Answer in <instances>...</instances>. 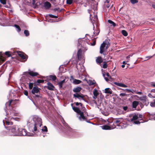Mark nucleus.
Here are the masks:
<instances>
[{
	"instance_id": "f257e3e1",
	"label": "nucleus",
	"mask_w": 155,
	"mask_h": 155,
	"mask_svg": "<svg viewBox=\"0 0 155 155\" xmlns=\"http://www.w3.org/2000/svg\"><path fill=\"white\" fill-rule=\"evenodd\" d=\"M5 128L8 130L9 135L11 136H18L19 128L18 126L5 127Z\"/></svg>"
},
{
	"instance_id": "f03ea898",
	"label": "nucleus",
	"mask_w": 155,
	"mask_h": 155,
	"mask_svg": "<svg viewBox=\"0 0 155 155\" xmlns=\"http://www.w3.org/2000/svg\"><path fill=\"white\" fill-rule=\"evenodd\" d=\"M34 119H36V120L34 124L32 131L33 132H36L37 133L39 131V128L42 125V120L41 118L39 117H37V118H35Z\"/></svg>"
},
{
	"instance_id": "7ed1b4c3",
	"label": "nucleus",
	"mask_w": 155,
	"mask_h": 155,
	"mask_svg": "<svg viewBox=\"0 0 155 155\" xmlns=\"http://www.w3.org/2000/svg\"><path fill=\"white\" fill-rule=\"evenodd\" d=\"M110 45L108 40H106L105 41H104L100 47V53L101 54H103L104 51H107V49L109 48Z\"/></svg>"
},
{
	"instance_id": "20e7f679",
	"label": "nucleus",
	"mask_w": 155,
	"mask_h": 155,
	"mask_svg": "<svg viewBox=\"0 0 155 155\" xmlns=\"http://www.w3.org/2000/svg\"><path fill=\"white\" fill-rule=\"evenodd\" d=\"M111 121L108 120L109 124H110L112 122H113L114 124H115L116 125L119 126V125L123 121V119L122 118H112L111 120Z\"/></svg>"
},
{
	"instance_id": "39448f33",
	"label": "nucleus",
	"mask_w": 155,
	"mask_h": 155,
	"mask_svg": "<svg viewBox=\"0 0 155 155\" xmlns=\"http://www.w3.org/2000/svg\"><path fill=\"white\" fill-rule=\"evenodd\" d=\"M40 88L38 87L35 86L33 87L31 91V93L35 95L33 96L34 98L40 97V96L39 95L35 94H37L39 92Z\"/></svg>"
},
{
	"instance_id": "423d86ee",
	"label": "nucleus",
	"mask_w": 155,
	"mask_h": 155,
	"mask_svg": "<svg viewBox=\"0 0 155 155\" xmlns=\"http://www.w3.org/2000/svg\"><path fill=\"white\" fill-rule=\"evenodd\" d=\"M18 136H29V133H28L26 130L25 129L20 128L19 130Z\"/></svg>"
},
{
	"instance_id": "0eeeda50",
	"label": "nucleus",
	"mask_w": 155,
	"mask_h": 155,
	"mask_svg": "<svg viewBox=\"0 0 155 155\" xmlns=\"http://www.w3.org/2000/svg\"><path fill=\"white\" fill-rule=\"evenodd\" d=\"M102 128L104 130H110L115 128L116 126L114 125L112 127L107 125H104L101 126Z\"/></svg>"
},
{
	"instance_id": "6e6552de",
	"label": "nucleus",
	"mask_w": 155,
	"mask_h": 155,
	"mask_svg": "<svg viewBox=\"0 0 155 155\" xmlns=\"http://www.w3.org/2000/svg\"><path fill=\"white\" fill-rule=\"evenodd\" d=\"M47 84L48 85L45 87L46 88L49 90L53 91L54 90L55 87L51 83L48 82Z\"/></svg>"
},
{
	"instance_id": "1a4fd4ad",
	"label": "nucleus",
	"mask_w": 155,
	"mask_h": 155,
	"mask_svg": "<svg viewBox=\"0 0 155 155\" xmlns=\"http://www.w3.org/2000/svg\"><path fill=\"white\" fill-rule=\"evenodd\" d=\"M77 57L79 60H80L82 57V51L81 49L78 50L77 54Z\"/></svg>"
},
{
	"instance_id": "9d476101",
	"label": "nucleus",
	"mask_w": 155,
	"mask_h": 155,
	"mask_svg": "<svg viewBox=\"0 0 155 155\" xmlns=\"http://www.w3.org/2000/svg\"><path fill=\"white\" fill-rule=\"evenodd\" d=\"M44 7L46 9H49L51 7V4L48 2H46L44 3Z\"/></svg>"
},
{
	"instance_id": "9b49d317",
	"label": "nucleus",
	"mask_w": 155,
	"mask_h": 155,
	"mask_svg": "<svg viewBox=\"0 0 155 155\" xmlns=\"http://www.w3.org/2000/svg\"><path fill=\"white\" fill-rule=\"evenodd\" d=\"M78 114L80 115L79 117L80 119L81 120L82 119L83 120H86V118L84 116V113L83 112L81 111Z\"/></svg>"
},
{
	"instance_id": "f8f14e48",
	"label": "nucleus",
	"mask_w": 155,
	"mask_h": 155,
	"mask_svg": "<svg viewBox=\"0 0 155 155\" xmlns=\"http://www.w3.org/2000/svg\"><path fill=\"white\" fill-rule=\"evenodd\" d=\"M71 106H72V109L76 113H78V114L81 111L80 110L78 107H75L74 106H73V104H71Z\"/></svg>"
},
{
	"instance_id": "ddd939ff",
	"label": "nucleus",
	"mask_w": 155,
	"mask_h": 155,
	"mask_svg": "<svg viewBox=\"0 0 155 155\" xmlns=\"http://www.w3.org/2000/svg\"><path fill=\"white\" fill-rule=\"evenodd\" d=\"M29 75L32 77H35L38 75L39 74L37 72H34L33 71H31L29 70Z\"/></svg>"
},
{
	"instance_id": "4468645a",
	"label": "nucleus",
	"mask_w": 155,
	"mask_h": 155,
	"mask_svg": "<svg viewBox=\"0 0 155 155\" xmlns=\"http://www.w3.org/2000/svg\"><path fill=\"white\" fill-rule=\"evenodd\" d=\"M114 84L118 86H119L120 87H127V86L123 83H118L117 82H114Z\"/></svg>"
},
{
	"instance_id": "2eb2a0df",
	"label": "nucleus",
	"mask_w": 155,
	"mask_h": 155,
	"mask_svg": "<svg viewBox=\"0 0 155 155\" xmlns=\"http://www.w3.org/2000/svg\"><path fill=\"white\" fill-rule=\"evenodd\" d=\"M81 87H76L74 88L73 89V91L75 93H79L81 91Z\"/></svg>"
},
{
	"instance_id": "dca6fc26",
	"label": "nucleus",
	"mask_w": 155,
	"mask_h": 155,
	"mask_svg": "<svg viewBox=\"0 0 155 155\" xmlns=\"http://www.w3.org/2000/svg\"><path fill=\"white\" fill-rule=\"evenodd\" d=\"M74 97H76L79 98V97H81L82 98L83 100H84V96L82 94L80 95L78 94H74Z\"/></svg>"
},
{
	"instance_id": "f3484780",
	"label": "nucleus",
	"mask_w": 155,
	"mask_h": 155,
	"mask_svg": "<svg viewBox=\"0 0 155 155\" xmlns=\"http://www.w3.org/2000/svg\"><path fill=\"white\" fill-rule=\"evenodd\" d=\"M65 82V80L64 79L62 81H61L60 82L58 83V85L59 88H61L62 87L63 84Z\"/></svg>"
},
{
	"instance_id": "a211bd4d",
	"label": "nucleus",
	"mask_w": 155,
	"mask_h": 155,
	"mask_svg": "<svg viewBox=\"0 0 155 155\" xmlns=\"http://www.w3.org/2000/svg\"><path fill=\"white\" fill-rule=\"evenodd\" d=\"M8 134H9L8 130H3L0 133V135L1 136H6Z\"/></svg>"
},
{
	"instance_id": "6ab92c4d",
	"label": "nucleus",
	"mask_w": 155,
	"mask_h": 155,
	"mask_svg": "<svg viewBox=\"0 0 155 155\" xmlns=\"http://www.w3.org/2000/svg\"><path fill=\"white\" fill-rule=\"evenodd\" d=\"M5 60V58L2 55L0 54V65L2 64L3 62Z\"/></svg>"
},
{
	"instance_id": "aec40b11",
	"label": "nucleus",
	"mask_w": 155,
	"mask_h": 155,
	"mask_svg": "<svg viewBox=\"0 0 155 155\" xmlns=\"http://www.w3.org/2000/svg\"><path fill=\"white\" fill-rule=\"evenodd\" d=\"M138 118V114H135L132 117V118L131 119V121L132 122L134 120H135L137 119Z\"/></svg>"
},
{
	"instance_id": "412c9836",
	"label": "nucleus",
	"mask_w": 155,
	"mask_h": 155,
	"mask_svg": "<svg viewBox=\"0 0 155 155\" xmlns=\"http://www.w3.org/2000/svg\"><path fill=\"white\" fill-rule=\"evenodd\" d=\"M18 54L22 59H25L26 60L27 58H26L25 56L24 55L23 53L20 52Z\"/></svg>"
},
{
	"instance_id": "4be33fe9",
	"label": "nucleus",
	"mask_w": 155,
	"mask_h": 155,
	"mask_svg": "<svg viewBox=\"0 0 155 155\" xmlns=\"http://www.w3.org/2000/svg\"><path fill=\"white\" fill-rule=\"evenodd\" d=\"M138 104V101H134L132 103V107L134 108H136Z\"/></svg>"
},
{
	"instance_id": "5701e85b",
	"label": "nucleus",
	"mask_w": 155,
	"mask_h": 155,
	"mask_svg": "<svg viewBox=\"0 0 155 155\" xmlns=\"http://www.w3.org/2000/svg\"><path fill=\"white\" fill-rule=\"evenodd\" d=\"M105 93H108L110 94H111L112 93V91L109 88H106L105 89Z\"/></svg>"
},
{
	"instance_id": "b1692460",
	"label": "nucleus",
	"mask_w": 155,
	"mask_h": 155,
	"mask_svg": "<svg viewBox=\"0 0 155 155\" xmlns=\"http://www.w3.org/2000/svg\"><path fill=\"white\" fill-rule=\"evenodd\" d=\"M10 115L12 114L14 116H17L18 114L17 113H16V111L14 110H10Z\"/></svg>"
},
{
	"instance_id": "393cba45",
	"label": "nucleus",
	"mask_w": 155,
	"mask_h": 155,
	"mask_svg": "<svg viewBox=\"0 0 155 155\" xmlns=\"http://www.w3.org/2000/svg\"><path fill=\"white\" fill-rule=\"evenodd\" d=\"M97 63L100 64L103 61L102 58L101 57H98L96 60Z\"/></svg>"
},
{
	"instance_id": "a878e982",
	"label": "nucleus",
	"mask_w": 155,
	"mask_h": 155,
	"mask_svg": "<svg viewBox=\"0 0 155 155\" xmlns=\"http://www.w3.org/2000/svg\"><path fill=\"white\" fill-rule=\"evenodd\" d=\"M3 123H4V125L5 123L7 125H12L13 122H9V121H8L7 120H3Z\"/></svg>"
},
{
	"instance_id": "bb28decb",
	"label": "nucleus",
	"mask_w": 155,
	"mask_h": 155,
	"mask_svg": "<svg viewBox=\"0 0 155 155\" xmlns=\"http://www.w3.org/2000/svg\"><path fill=\"white\" fill-rule=\"evenodd\" d=\"M81 82V80L78 79H75L73 81V83L76 84H80Z\"/></svg>"
},
{
	"instance_id": "cd10ccee",
	"label": "nucleus",
	"mask_w": 155,
	"mask_h": 155,
	"mask_svg": "<svg viewBox=\"0 0 155 155\" xmlns=\"http://www.w3.org/2000/svg\"><path fill=\"white\" fill-rule=\"evenodd\" d=\"M107 21L109 23L111 24V26H113L114 27H115L116 26V24L112 20H108Z\"/></svg>"
},
{
	"instance_id": "c85d7f7f",
	"label": "nucleus",
	"mask_w": 155,
	"mask_h": 155,
	"mask_svg": "<svg viewBox=\"0 0 155 155\" xmlns=\"http://www.w3.org/2000/svg\"><path fill=\"white\" fill-rule=\"evenodd\" d=\"M49 77L51 79L54 81H55L57 79V77L55 75H50L49 76Z\"/></svg>"
},
{
	"instance_id": "c756f323",
	"label": "nucleus",
	"mask_w": 155,
	"mask_h": 155,
	"mask_svg": "<svg viewBox=\"0 0 155 155\" xmlns=\"http://www.w3.org/2000/svg\"><path fill=\"white\" fill-rule=\"evenodd\" d=\"M12 52L9 51H6L5 52V54L7 57H9L11 56Z\"/></svg>"
},
{
	"instance_id": "7c9ffc66",
	"label": "nucleus",
	"mask_w": 155,
	"mask_h": 155,
	"mask_svg": "<svg viewBox=\"0 0 155 155\" xmlns=\"http://www.w3.org/2000/svg\"><path fill=\"white\" fill-rule=\"evenodd\" d=\"M44 80H43L38 79L37 80L36 82L35 83V85H36V83H37L38 84H40L41 83H44Z\"/></svg>"
},
{
	"instance_id": "2f4dec72",
	"label": "nucleus",
	"mask_w": 155,
	"mask_h": 155,
	"mask_svg": "<svg viewBox=\"0 0 155 155\" xmlns=\"http://www.w3.org/2000/svg\"><path fill=\"white\" fill-rule=\"evenodd\" d=\"M93 94L94 96H95L96 97H97V96L99 94V93L97 91L96 89H94L93 91Z\"/></svg>"
},
{
	"instance_id": "473e14b6",
	"label": "nucleus",
	"mask_w": 155,
	"mask_h": 155,
	"mask_svg": "<svg viewBox=\"0 0 155 155\" xmlns=\"http://www.w3.org/2000/svg\"><path fill=\"white\" fill-rule=\"evenodd\" d=\"M12 100H10L8 102H6L5 104L6 106L10 107L11 105V104L12 102Z\"/></svg>"
},
{
	"instance_id": "72a5a7b5",
	"label": "nucleus",
	"mask_w": 155,
	"mask_h": 155,
	"mask_svg": "<svg viewBox=\"0 0 155 155\" xmlns=\"http://www.w3.org/2000/svg\"><path fill=\"white\" fill-rule=\"evenodd\" d=\"M121 33L123 35L125 36H127L128 35V33L125 30H123L121 31Z\"/></svg>"
},
{
	"instance_id": "f704fd0d",
	"label": "nucleus",
	"mask_w": 155,
	"mask_h": 155,
	"mask_svg": "<svg viewBox=\"0 0 155 155\" xmlns=\"http://www.w3.org/2000/svg\"><path fill=\"white\" fill-rule=\"evenodd\" d=\"M28 85L29 89L30 90H31L33 88L34 83H29L28 84Z\"/></svg>"
},
{
	"instance_id": "c9c22d12",
	"label": "nucleus",
	"mask_w": 155,
	"mask_h": 155,
	"mask_svg": "<svg viewBox=\"0 0 155 155\" xmlns=\"http://www.w3.org/2000/svg\"><path fill=\"white\" fill-rule=\"evenodd\" d=\"M150 105L151 107H155V99H154L153 101L150 102Z\"/></svg>"
},
{
	"instance_id": "e433bc0d",
	"label": "nucleus",
	"mask_w": 155,
	"mask_h": 155,
	"mask_svg": "<svg viewBox=\"0 0 155 155\" xmlns=\"http://www.w3.org/2000/svg\"><path fill=\"white\" fill-rule=\"evenodd\" d=\"M24 33L26 36H28L29 35V31L27 30H25L24 31Z\"/></svg>"
},
{
	"instance_id": "4c0bfd02",
	"label": "nucleus",
	"mask_w": 155,
	"mask_h": 155,
	"mask_svg": "<svg viewBox=\"0 0 155 155\" xmlns=\"http://www.w3.org/2000/svg\"><path fill=\"white\" fill-rule=\"evenodd\" d=\"M64 10L63 9H60L59 8H55L53 9V10L54 12L58 11L59 12H61L63 10Z\"/></svg>"
},
{
	"instance_id": "58836bf2",
	"label": "nucleus",
	"mask_w": 155,
	"mask_h": 155,
	"mask_svg": "<svg viewBox=\"0 0 155 155\" xmlns=\"http://www.w3.org/2000/svg\"><path fill=\"white\" fill-rule=\"evenodd\" d=\"M14 26L16 28H17L18 29V32H20L21 31V28L20 27V26L17 25H14Z\"/></svg>"
},
{
	"instance_id": "ea45409f",
	"label": "nucleus",
	"mask_w": 155,
	"mask_h": 155,
	"mask_svg": "<svg viewBox=\"0 0 155 155\" xmlns=\"http://www.w3.org/2000/svg\"><path fill=\"white\" fill-rule=\"evenodd\" d=\"M41 130L42 131H44V132H47L48 131V129L47 127L45 126L44 127V128L43 129H42Z\"/></svg>"
},
{
	"instance_id": "a19ab883",
	"label": "nucleus",
	"mask_w": 155,
	"mask_h": 155,
	"mask_svg": "<svg viewBox=\"0 0 155 155\" xmlns=\"http://www.w3.org/2000/svg\"><path fill=\"white\" fill-rule=\"evenodd\" d=\"M73 2V0H67L66 3L67 4L70 5Z\"/></svg>"
},
{
	"instance_id": "79ce46f5",
	"label": "nucleus",
	"mask_w": 155,
	"mask_h": 155,
	"mask_svg": "<svg viewBox=\"0 0 155 155\" xmlns=\"http://www.w3.org/2000/svg\"><path fill=\"white\" fill-rule=\"evenodd\" d=\"M99 32V29H97V30H96V31H94V34L95 36L97 35H98Z\"/></svg>"
},
{
	"instance_id": "37998d69",
	"label": "nucleus",
	"mask_w": 155,
	"mask_h": 155,
	"mask_svg": "<svg viewBox=\"0 0 155 155\" xmlns=\"http://www.w3.org/2000/svg\"><path fill=\"white\" fill-rule=\"evenodd\" d=\"M132 4H135L138 2V0H130Z\"/></svg>"
},
{
	"instance_id": "c03bdc74",
	"label": "nucleus",
	"mask_w": 155,
	"mask_h": 155,
	"mask_svg": "<svg viewBox=\"0 0 155 155\" xmlns=\"http://www.w3.org/2000/svg\"><path fill=\"white\" fill-rule=\"evenodd\" d=\"M147 99V97L146 96L143 97L140 99L142 101H146Z\"/></svg>"
},
{
	"instance_id": "a18cd8bd",
	"label": "nucleus",
	"mask_w": 155,
	"mask_h": 155,
	"mask_svg": "<svg viewBox=\"0 0 155 155\" xmlns=\"http://www.w3.org/2000/svg\"><path fill=\"white\" fill-rule=\"evenodd\" d=\"M74 104H75L76 106H78L79 105H80L81 107H82L83 104L81 103H78L77 102H75Z\"/></svg>"
},
{
	"instance_id": "49530a36",
	"label": "nucleus",
	"mask_w": 155,
	"mask_h": 155,
	"mask_svg": "<svg viewBox=\"0 0 155 155\" xmlns=\"http://www.w3.org/2000/svg\"><path fill=\"white\" fill-rule=\"evenodd\" d=\"M0 2L3 5H5L6 4V0H0Z\"/></svg>"
},
{
	"instance_id": "de8ad7c7",
	"label": "nucleus",
	"mask_w": 155,
	"mask_h": 155,
	"mask_svg": "<svg viewBox=\"0 0 155 155\" xmlns=\"http://www.w3.org/2000/svg\"><path fill=\"white\" fill-rule=\"evenodd\" d=\"M107 67V65L106 62H104L103 66V68H106Z\"/></svg>"
},
{
	"instance_id": "09e8293b",
	"label": "nucleus",
	"mask_w": 155,
	"mask_h": 155,
	"mask_svg": "<svg viewBox=\"0 0 155 155\" xmlns=\"http://www.w3.org/2000/svg\"><path fill=\"white\" fill-rule=\"evenodd\" d=\"M49 16L51 18H58V17L57 16L51 14H50L49 15Z\"/></svg>"
},
{
	"instance_id": "8fccbe9b",
	"label": "nucleus",
	"mask_w": 155,
	"mask_h": 155,
	"mask_svg": "<svg viewBox=\"0 0 155 155\" xmlns=\"http://www.w3.org/2000/svg\"><path fill=\"white\" fill-rule=\"evenodd\" d=\"M125 91H126L127 92H133V90L132 89H125Z\"/></svg>"
},
{
	"instance_id": "3c124183",
	"label": "nucleus",
	"mask_w": 155,
	"mask_h": 155,
	"mask_svg": "<svg viewBox=\"0 0 155 155\" xmlns=\"http://www.w3.org/2000/svg\"><path fill=\"white\" fill-rule=\"evenodd\" d=\"M29 71L25 72L23 74L25 75L26 76H28V75L29 74Z\"/></svg>"
},
{
	"instance_id": "603ef678",
	"label": "nucleus",
	"mask_w": 155,
	"mask_h": 155,
	"mask_svg": "<svg viewBox=\"0 0 155 155\" xmlns=\"http://www.w3.org/2000/svg\"><path fill=\"white\" fill-rule=\"evenodd\" d=\"M24 94L26 96H28V92L27 90H24Z\"/></svg>"
},
{
	"instance_id": "864d4df0",
	"label": "nucleus",
	"mask_w": 155,
	"mask_h": 155,
	"mask_svg": "<svg viewBox=\"0 0 155 155\" xmlns=\"http://www.w3.org/2000/svg\"><path fill=\"white\" fill-rule=\"evenodd\" d=\"M126 95H127V94H126L124 93H120V96H122V97H124L125 96H126Z\"/></svg>"
},
{
	"instance_id": "5fc2aeb1",
	"label": "nucleus",
	"mask_w": 155,
	"mask_h": 155,
	"mask_svg": "<svg viewBox=\"0 0 155 155\" xmlns=\"http://www.w3.org/2000/svg\"><path fill=\"white\" fill-rule=\"evenodd\" d=\"M143 117V115L141 114H138V118H142L141 120H142V118ZM140 120H141V119Z\"/></svg>"
},
{
	"instance_id": "6e6d98bb",
	"label": "nucleus",
	"mask_w": 155,
	"mask_h": 155,
	"mask_svg": "<svg viewBox=\"0 0 155 155\" xmlns=\"http://www.w3.org/2000/svg\"><path fill=\"white\" fill-rule=\"evenodd\" d=\"M134 123L136 124H140V122L138 120L135 121L134 122Z\"/></svg>"
},
{
	"instance_id": "4d7b16f0",
	"label": "nucleus",
	"mask_w": 155,
	"mask_h": 155,
	"mask_svg": "<svg viewBox=\"0 0 155 155\" xmlns=\"http://www.w3.org/2000/svg\"><path fill=\"white\" fill-rule=\"evenodd\" d=\"M127 109H128V107L127 106H124V107H123V109L125 111Z\"/></svg>"
},
{
	"instance_id": "13d9d810",
	"label": "nucleus",
	"mask_w": 155,
	"mask_h": 155,
	"mask_svg": "<svg viewBox=\"0 0 155 155\" xmlns=\"http://www.w3.org/2000/svg\"><path fill=\"white\" fill-rule=\"evenodd\" d=\"M153 57V56H146V58H147V59L146 60H145V61H146V60H147L150 58H151L152 57Z\"/></svg>"
},
{
	"instance_id": "bf43d9fd",
	"label": "nucleus",
	"mask_w": 155,
	"mask_h": 155,
	"mask_svg": "<svg viewBox=\"0 0 155 155\" xmlns=\"http://www.w3.org/2000/svg\"><path fill=\"white\" fill-rule=\"evenodd\" d=\"M106 75L107 76L109 77L110 78H111V77L110 76V74L109 73H107L106 74Z\"/></svg>"
},
{
	"instance_id": "052dcab7",
	"label": "nucleus",
	"mask_w": 155,
	"mask_h": 155,
	"mask_svg": "<svg viewBox=\"0 0 155 155\" xmlns=\"http://www.w3.org/2000/svg\"><path fill=\"white\" fill-rule=\"evenodd\" d=\"M16 101V100H12V104H15V103H16L15 101Z\"/></svg>"
},
{
	"instance_id": "680f3d73",
	"label": "nucleus",
	"mask_w": 155,
	"mask_h": 155,
	"mask_svg": "<svg viewBox=\"0 0 155 155\" xmlns=\"http://www.w3.org/2000/svg\"><path fill=\"white\" fill-rule=\"evenodd\" d=\"M95 44H96V41H94L93 43L91 44V45L92 46H94V45H95Z\"/></svg>"
},
{
	"instance_id": "e2e57ef3",
	"label": "nucleus",
	"mask_w": 155,
	"mask_h": 155,
	"mask_svg": "<svg viewBox=\"0 0 155 155\" xmlns=\"http://www.w3.org/2000/svg\"><path fill=\"white\" fill-rule=\"evenodd\" d=\"M151 86H152L153 87H155V84L153 83V82H152L151 83Z\"/></svg>"
},
{
	"instance_id": "0e129e2a",
	"label": "nucleus",
	"mask_w": 155,
	"mask_h": 155,
	"mask_svg": "<svg viewBox=\"0 0 155 155\" xmlns=\"http://www.w3.org/2000/svg\"><path fill=\"white\" fill-rule=\"evenodd\" d=\"M95 84V83L91 81L90 83V84L91 85H93Z\"/></svg>"
},
{
	"instance_id": "69168bd1",
	"label": "nucleus",
	"mask_w": 155,
	"mask_h": 155,
	"mask_svg": "<svg viewBox=\"0 0 155 155\" xmlns=\"http://www.w3.org/2000/svg\"><path fill=\"white\" fill-rule=\"evenodd\" d=\"M110 2V0H106L105 2V3H109Z\"/></svg>"
},
{
	"instance_id": "338daca9",
	"label": "nucleus",
	"mask_w": 155,
	"mask_h": 155,
	"mask_svg": "<svg viewBox=\"0 0 155 155\" xmlns=\"http://www.w3.org/2000/svg\"><path fill=\"white\" fill-rule=\"evenodd\" d=\"M38 78L41 79H43V76H40L38 77Z\"/></svg>"
},
{
	"instance_id": "774afa93",
	"label": "nucleus",
	"mask_w": 155,
	"mask_h": 155,
	"mask_svg": "<svg viewBox=\"0 0 155 155\" xmlns=\"http://www.w3.org/2000/svg\"><path fill=\"white\" fill-rule=\"evenodd\" d=\"M104 79L106 81H108L109 80L108 78L106 77H104Z\"/></svg>"
}]
</instances>
